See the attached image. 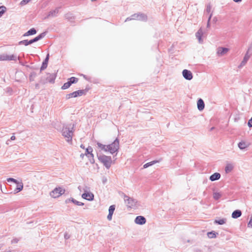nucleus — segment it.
<instances>
[{
  "label": "nucleus",
  "instance_id": "nucleus-42",
  "mask_svg": "<svg viewBox=\"0 0 252 252\" xmlns=\"http://www.w3.org/2000/svg\"><path fill=\"white\" fill-rule=\"evenodd\" d=\"M8 182H13L14 183H18V181L12 178H9L7 179Z\"/></svg>",
  "mask_w": 252,
  "mask_h": 252
},
{
  "label": "nucleus",
  "instance_id": "nucleus-6",
  "mask_svg": "<svg viewBox=\"0 0 252 252\" xmlns=\"http://www.w3.org/2000/svg\"><path fill=\"white\" fill-rule=\"evenodd\" d=\"M64 191L65 190L62 189L60 187L56 188L50 192V194L51 197L57 198L63 194Z\"/></svg>",
  "mask_w": 252,
  "mask_h": 252
},
{
  "label": "nucleus",
  "instance_id": "nucleus-28",
  "mask_svg": "<svg viewBox=\"0 0 252 252\" xmlns=\"http://www.w3.org/2000/svg\"><path fill=\"white\" fill-rule=\"evenodd\" d=\"M71 85L72 84L68 80L67 82L63 85L61 88L62 90H65L68 89Z\"/></svg>",
  "mask_w": 252,
  "mask_h": 252
},
{
  "label": "nucleus",
  "instance_id": "nucleus-4",
  "mask_svg": "<svg viewBox=\"0 0 252 252\" xmlns=\"http://www.w3.org/2000/svg\"><path fill=\"white\" fill-rule=\"evenodd\" d=\"M98 158L107 169H109L112 163L111 157L102 155L98 156Z\"/></svg>",
  "mask_w": 252,
  "mask_h": 252
},
{
  "label": "nucleus",
  "instance_id": "nucleus-5",
  "mask_svg": "<svg viewBox=\"0 0 252 252\" xmlns=\"http://www.w3.org/2000/svg\"><path fill=\"white\" fill-rule=\"evenodd\" d=\"M124 199L127 207L134 208L136 207V204L137 202L136 200L133 198L129 197L126 194L124 195Z\"/></svg>",
  "mask_w": 252,
  "mask_h": 252
},
{
  "label": "nucleus",
  "instance_id": "nucleus-7",
  "mask_svg": "<svg viewBox=\"0 0 252 252\" xmlns=\"http://www.w3.org/2000/svg\"><path fill=\"white\" fill-rule=\"evenodd\" d=\"M17 57L16 55H8L6 54H3L0 55V61H16ZM18 59L20 61V57H18Z\"/></svg>",
  "mask_w": 252,
  "mask_h": 252
},
{
  "label": "nucleus",
  "instance_id": "nucleus-17",
  "mask_svg": "<svg viewBox=\"0 0 252 252\" xmlns=\"http://www.w3.org/2000/svg\"><path fill=\"white\" fill-rule=\"evenodd\" d=\"M197 108L199 111H202L204 109L205 104L203 100L201 98H199L197 101Z\"/></svg>",
  "mask_w": 252,
  "mask_h": 252
},
{
  "label": "nucleus",
  "instance_id": "nucleus-20",
  "mask_svg": "<svg viewBox=\"0 0 252 252\" xmlns=\"http://www.w3.org/2000/svg\"><path fill=\"white\" fill-rule=\"evenodd\" d=\"M242 215V212L240 210H235L232 214V218L237 219Z\"/></svg>",
  "mask_w": 252,
  "mask_h": 252
},
{
  "label": "nucleus",
  "instance_id": "nucleus-41",
  "mask_svg": "<svg viewBox=\"0 0 252 252\" xmlns=\"http://www.w3.org/2000/svg\"><path fill=\"white\" fill-rule=\"evenodd\" d=\"M36 76V73L34 72H32L31 73V75L30 76V80L31 81H33V78Z\"/></svg>",
  "mask_w": 252,
  "mask_h": 252
},
{
  "label": "nucleus",
  "instance_id": "nucleus-36",
  "mask_svg": "<svg viewBox=\"0 0 252 252\" xmlns=\"http://www.w3.org/2000/svg\"><path fill=\"white\" fill-rule=\"evenodd\" d=\"M93 152V149L91 147H89L86 149V152L85 153V156H87L88 155L91 154Z\"/></svg>",
  "mask_w": 252,
  "mask_h": 252
},
{
  "label": "nucleus",
  "instance_id": "nucleus-9",
  "mask_svg": "<svg viewBox=\"0 0 252 252\" xmlns=\"http://www.w3.org/2000/svg\"><path fill=\"white\" fill-rule=\"evenodd\" d=\"M229 49L225 47H219L217 49V54L218 56H222L227 53Z\"/></svg>",
  "mask_w": 252,
  "mask_h": 252
},
{
  "label": "nucleus",
  "instance_id": "nucleus-30",
  "mask_svg": "<svg viewBox=\"0 0 252 252\" xmlns=\"http://www.w3.org/2000/svg\"><path fill=\"white\" fill-rule=\"evenodd\" d=\"M85 93H86V91L84 90H80L75 91L76 96V97H77L78 96H82V95L85 94Z\"/></svg>",
  "mask_w": 252,
  "mask_h": 252
},
{
  "label": "nucleus",
  "instance_id": "nucleus-21",
  "mask_svg": "<svg viewBox=\"0 0 252 252\" xmlns=\"http://www.w3.org/2000/svg\"><path fill=\"white\" fill-rule=\"evenodd\" d=\"M59 8H56L55 9L50 11L47 15V18L49 17H55L59 13Z\"/></svg>",
  "mask_w": 252,
  "mask_h": 252
},
{
  "label": "nucleus",
  "instance_id": "nucleus-54",
  "mask_svg": "<svg viewBox=\"0 0 252 252\" xmlns=\"http://www.w3.org/2000/svg\"><path fill=\"white\" fill-rule=\"evenodd\" d=\"M214 128H215V127H211V128L210 130H211V131H212V130H213Z\"/></svg>",
  "mask_w": 252,
  "mask_h": 252
},
{
  "label": "nucleus",
  "instance_id": "nucleus-50",
  "mask_svg": "<svg viewBox=\"0 0 252 252\" xmlns=\"http://www.w3.org/2000/svg\"><path fill=\"white\" fill-rule=\"evenodd\" d=\"M15 139V136H14V135H12L11 138H10V140H14Z\"/></svg>",
  "mask_w": 252,
  "mask_h": 252
},
{
  "label": "nucleus",
  "instance_id": "nucleus-19",
  "mask_svg": "<svg viewBox=\"0 0 252 252\" xmlns=\"http://www.w3.org/2000/svg\"><path fill=\"white\" fill-rule=\"evenodd\" d=\"M249 144H248V143H246V142L245 141H241L240 142H239L238 144V147L241 149V150H244L245 149V148H247L248 147H249Z\"/></svg>",
  "mask_w": 252,
  "mask_h": 252
},
{
  "label": "nucleus",
  "instance_id": "nucleus-56",
  "mask_svg": "<svg viewBox=\"0 0 252 252\" xmlns=\"http://www.w3.org/2000/svg\"><path fill=\"white\" fill-rule=\"evenodd\" d=\"M9 141V140H8L7 141V142H6V144H9V143H8V141Z\"/></svg>",
  "mask_w": 252,
  "mask_h": 252
},
{
  "label": "nucleus",
  "instance_id": "nucleus-32",
  "mask_svg": "<svg viewBox=\"0 0 252 252\" xmlns=\"http://www.w3.org/2000/svg\"><path fill=\"white\" fill-rule=\"evenodd\" d=\"M68 80L72 84L76 83L78 81V78L72 77L68 79Z\"/></svg>",
  "mask_w": 252,
  "mask_h": 252
},
{
  "label": "nucleus",
  "instance_id": "nucleus-38",
  "mask_svg": "<svg viewBox=\"0 0 252 252\" xmlns=\"http://www.w3.org/2000/svg\"><path fill=\"white\" fill-rule=\"evenodd\" d=\"M28 32V34H29L30 35H33L36 33V30L34 28H32L29 30Z\"/></svg>",
  "mask_w": 252,
  "mask_h": 252
},
{
  "label": "nucleus",
  "instance_id": "nucleus-44",
  "mask_svg": "<svg viewBox=\"0 0 252 252\" xmlns=\"http://www.w3.org/2000/svg\"><path fill=\"white\" fill-rule=\"evenodd\" d=\"M248 227H252V216H251V219L248 224Z\"/></svg>",
  "mask_w": 252,
  "mask_h": 252
},
{
  "label": "nucleus",
  "instance_id": "nucleus-24",
  "mask_svg": "<svg viewBox=\"0 0 252 252\" xmlns=\"http://www.w3.org/2000/svg\"><path fill=\"white\" fill-rule=\"evenodd\" d=\"M233 165L232 164H227L225 168V171L226 173L231 172L233 169Z\"/></svg>",
  "mask_w": 252,
  "mask_h": 252
},
{
  "label": "nucleus",
  "instance_id": "nucleus-25",
  "mask_svg": "<svg viewBox=\"0 0 252 252\" xmlns=\"http://www.w3.org/2000/svg\"><path fill=\"white\" fill-rule=\"evenodd\" d=\"M96 144L99 149H100L102 151L106 152V149L108 148V147H106V145H103L98 142H97Z\"/></svg>",
  "mask_w": 252,
  "mask_h": 252
},
{
  "label": "nucleus",
  "instance_id": "nucleus-22",
  "mask_svg": "<svg viewBox=\"0 0 252 252\" xmlns=\"http://www.w3.org/2000/svg\"><path fill=\"white\" fill-rule=\"evenodd\" d=\"M17 186H16V188L15 189L14 191L17 193L20 191H21L22 189H23V184L22 183V182H19L18 181V183H16Z\"/></svg>",
  "mask_w": 252,
  "mask_h": 252
},
{
  "label": "nucleus",
  "instance_id": "nucleus-47",
  "mask_svg": "<svg viewBox=\"0 0 252 252\" xmlns=\"http://www.w3.org/2000/svg\"><path fill=\"white\" fill-rule=\"evenodd\" d=\"M18 242V240L17 239H14L11 241V243H17Z\"/></svg>",
  "mask_w": 252,
  "mask_h": 252
},
{
  "label": "nucleus",
  "instance_id": "nucleus-49",
  "mask_svg": "<svg viewBox=\"0 0 252 252\" xmlns=\"http://www.w3.org/2000/svg\"><path fill=\"white\" fill-rule=\"evenodd\" d=\"M107 181V179L106 178H103L102 179V182L103 184H105Z\"/></svg>",
  "mask_w": 252,
  "mask_h": 252
},
{
  "label": "nucleus",
  "instance_id": "nucleus-8",
  "mask_svg": "<svg viewBox=\"0 0 252 252\" xmlns=\"http://www.w3.org/2000/svg\"><path fill=\"white\" fill-rule=\"evenodd\" d=\"M56 78V74L55 73H47L46 80H43L42 82L44 83L46 82L53 83H54Z\"/></svg>",
  "mask_w": 252,
  "mask_h": 252
},
{
  "label": "nucleus",
  "instance_id": "nucleus-45",
  "mask_svg": "<svg viewBox=\"0 0 252 252\" xmlns=\"http://www.w3.org/2000/svg\"><path fill=\"white\" fill-rule=\"evenodd\" d=\"M112 215H113V214L109 213L108 216H107V219L108 220H112Z\"/></svg>",
  "mask_w": 252,
  "mask_h": 252
},
{
  "label": "nucleus",
  "instance_id": "nucleus-31",
  "mask_svg": "<svg viewBox=\"0 0 252 252\" xmlns=\"http://www.w3.org/2000/svg\"><path fill=\"white\" fill-rule=\"evenodd\" d=\"M221 197V194L220 192H214L213 193V197L215 200H218Z\"/></svg>",
  "mask_w": 252,
  "mask_h": 252
},
{
  "label": "nucleus",
  "instance_id": "nucleus-37",
  "mask_svg": "<svg viewBox=\"0 0 252 252\" xmlns=\"http://www.w3.org/2000/svg\"><path fill=\"white\" fill-rule=\"evenodd\" d=\"M18 45H24L25 46L29 45V42L28 40H24L19 42Z\"/></svg>",
  "mask_w": 252,
  "mask_h": 252
},
{
  "label": "nucleus",
  "instance_id": "nucleus-2",
  "mask_svg": "<svg viewBox=\"0 0 252 252\" xmlns=\"http://www.w3.org/2000/svg\"><path fill=\"white\" fill-rule=\"evenodd\" d=\"M148 18L146 14L144 13H135L131 15L130 17H127L126 20L125 22L130 20H139L141 21H147Z\"/></svg>",
  "mask_w": 252,
  "mask_h": 252
},
{
  "label": "nucleus",
  "instance_id": "nucleus-43",
  "mask_svg": "<svg viewBox=\"0 0 252 252\" xmlns=\"http://www.w3.org/2000/svg\"><path fill=\"white\" fill-rule=\"evenodd\" d=\"M212 16V13H211L209 16L208 22H207V28H209L210 27V20L211 19Z\"/></svg>",
  "mask_w": 252,
  "mask_h": 252
},
{
  "label": "nucleus",
  "instance_id": "nucleus-53",
  "mask_svg": "<svg viewBox=\"0 0 252 252\" xmlns=\"http://www.w3.org/2000/svg\"><path fill=\"white\" fill-rule=\"evenodd\" d=\"M85 154H81L80 155V157H81V158H84V156H85Z\"/></svg>",
  "mask_w": 252,
  "mask_h": 252
},
{
  "label": "nucleus",
  "instance_id": "nucleus-29",
  "mask_svg": "<svg viewBox=\"0 0 252 252\" xmlns=\"http://www.w3.org/2000/svg\"><path fill=\"white\" fill-rule=\"evenodd\" d=\"M72 97H76L75 91L73 93L67 94L65 96V98L66 99H69Z\"/></svg>",
  "mask_w": 252,
  "mask_h": 252
},
{
  "label": "nucleus",
  "instance_id": "nucleus-16",
  "mask_svg": "<svg viewBox=\"0 0 252 252\" xmlns=\"http://www.w3.org/2000/svg\"><path fill=\"white\" fill-rule=\"evenodd\" d=\"M49 55L47 54L45 59L44 60V61L42 63V65H41V66L40 67V72L42 70H44L47 67V64H48V61H49Z\"/></svg>",
  "mask_w": 252,
  "mask_h": 252
},
{
  "label": "nucleus",
  "instance_id": "nucleus-14",
  "mask_svg": "<svg viewBox=\"0 0 252 252\" xmlns=\"http://www.w3.org/2000/svg\"><path fill=\"white\" fill-rule=\"evenodd\" d=\"M70 202L73 203L74 204H75L76 205H78V206H83L84 205L83 203L80 202V201H78L72 198H71L69 199H67L65 201V203H68Z\"/></svg>",
  "mask_w": 252,
  "mask_h": 252
},
{
  "label": "nucleus",
  "instance_id": "nucleus-27",
  "mask_svg": "<svg viewBox=\"0 0 252 252\" xmlns=\"http://www.w3.org/2000/svg\"><path fill=\"white\" fill-rule=\"evenodd\" d=\"M226 219H222L219 220H215L214 222L215 223H217L220 225H222L224 224L226 222Z\"/></svg>",
  "mask_w": 252,
  "mask_h": 252
},
{
  "label": "nucleus",
  "instance_id": "nucleus-23",
  "mask_svg": "<svg viewBox=\"0 0 252 252\" xmlns=\"http://www.w3.org/2000/svg\"><path fill=\"white\" fill-rule=\"evenodd\" d=\"M46 35V32H44L41 33H40L39 35H38L37 36L33 38V40L34 42H37V41L42 39L45 37Z\"/></svg>",
  "mask_w": 252,
  "mask_h": 252
},
{
  "label": "nucleus",
  "instance_id": "nucleus-46",
  "mask_svg": "<svg viewBox=\"0 0 252 252\" xmlns=\"http://www.w3.org/2000/svg\"><path fill=\"white\" fill-rule=\"evenodd\" d=\"M64 237L65 239H68L69 238V235L67 233H65L64 234Z\"/></svg>",
  "mask_w": 252,
  "mask_h": 252
},
{
  "label": "nucleus",
  "instance_id": "nucleus-33",
  "mask_svg": "<svg viewBox=\"0 0 252 252\" xmlns=\"http://www.w3.org/2000/svg\"><path fill=\"white\" fill-rule=\"evenodd\" d=\"M6 10V8L4 6H0V17L4 14Z\"/></svg>",
  "mask_w": 252,
  "mask_h": 252
},
{
  "label": "nucleus",
  "instance_id": "nucleus-15",
  "mask_svg": "<svg viewBox=\"0 0 252 252\" xmlns=\"http://www.w3.org/2000/svg\"><path fill=\"white\" fill-rule=\"evenodd\" d=\"M203 35V32L201 29H200L197 32L195 33V36L198 40V42L200 43H203V39H202V36Z\"/></svg>",
  "mask_w": 252,
  "mask_h": 252
},
{
  "label": "nucleus",
  "instance_id": "nucleus-48",
  "mask_svg": "<svg viewBox=\"0 0 252 252\" xmlns=\"http://www.w3.org/2000/svg\"><path fill=\"white\" fill-rule=\"evenodd\" d=\"M28 42H29V44L30 45V44H31L32 43H34V41L33 40V39H31V40L28 41Z\"/></svg>",
  "mask_w": 252,
  "mask_h": 252
},
{
  "label": "nucleus",
  "instance_id": "nucleus-51",
  "mask_svg": "<svg viewBox=\"0 0 252 252\" xmlns=\"http://www.w3.org/2000/svg\"><path fill=\"white\" fill-rule=\"evenodd\" d=\"M30 35L29 34H28V32L25 33L23 35L24 36H27Z\"/></svg>",
  "mask_w": 252,
  "mask_h": 252
},
{
  "label": "nucleus",
  "instance_id": "nucleus-26",
  "mask_svg": "<svg viewBox=\"0 0 252 252\" xmlns=\"http://www.w3.org/2000/svg\"><path fill=\"white\" fill-rule=\"evenodd\" d=\"M159 161L158 160H153V161H152L151 162H148L146 164H145L144 165H143V168H146L151 165H154V164L156 163H158V162Z\"/></svg>",
  "mask_w": 252,
  "mask_h": 252
},
{
  "label": "nucleus",
  "instance_id": "nucleus-18",
  "mask_svg": "<svg viewBox=\"0 0 252 252\" xmlns=\"http://www.w3.org/2000/svg\"><path fill=\"white\" fill-rule=\"evenodd\" d=\"M220 174L219 173H215L210 176L209 179L211 181H214L220 179Z\"/></svg>",
  "mask_w": 252,
  "mask_h": 252
},
{
  "label": "nucleus",
  "instance_id": "nucleus-35",
  "mask_svg": "<svg viewBox=\"0 0 252 252\" xmlns=\"http://www.w3.org/2000/svg\"><path fill=\"white\" fill-rule=\"evenodd\" d=\"M87 156L89 158L91 163H93L94 162V155L92 153L88 155Z\"/></svg>",
  "mask_w": 252,
  "mask_h": 252
},
{
  "label": "nucleus",
  "instance_id": "nucleus-3",
  "mask_svg": "<svg viewBox=\"0 0 252 252\" xmlns=\"http://www.w3.org/2000/svg\"><path fill=\"white\" fill-rule=\"evenodd\" d=\"M106 152H109L111 154H113L118 152L119 149V140L116 138L111 144L107 145Z\"/></svg>",
  "mask_w": 252,
  "mask_h": 252
},
{
  "label": "nucleus",
  "instance_id": "nucleus-52",
  "mask_svg": "<svg viewBox=\"0 0 252 252\" xmlns=\"http://www.w3.org/2000/svg\"><path fill=\"white\" fill-rule=\"evenodd\" d=\"M233 0L236 2H240L242 1V0Z\"/></svg>",
  "mask_w": 252,
  "mask_h": 252
},
{
  "label": "nucleus",
  "instance_id": "nucleus-39",
  "mask_svg": "<svg viewBox=\"0 0 252 252\" xmlns=\"http://www.w3.org/2000/svg\"><path fill=\"white\" fill-rule=\"evenodd\" d=\"M115 209V206L114 205H111L109 208V213L113 214Z\"/></svg>",
  "mask_w": 252,
  "mask_h": 252
},
{
  "label": "nucleus",
  "instance_id": "nucleus-12",
  "mask_svg": "<svg viewBox=\"0 0 252 252\" xmlns=\"http://www.w3.org/2000/svg\"><path fill=\"white\" fill-rule=\"evenodd\" d=\"M134 221L136 224L143 225L146 223V220L144 217L139 216L136 217Z\"/></svg>",
  "mask_w": 252,
  "mask_h": 252
},
{
  "label": "nucleus",
  "instance_id": "nucleus-1",
  "mask_svg": "<svg viewBox=\"0 0 252 252\" xmlns=\"http://www.w3.org/2000/svg\"><path fill=\"white\" fill-rule=\"evenodd\" d=\"M74 126V124H68L63 126L62 134L68 142L72 141Z\"/></svg>",
  "mask_w": 252,
  "mask_h": 252
},
{
  "label": "nucleus",
  "instance_id": "nucleus-40",
  "mask_svg": "<svg viewBox=\"0 0 252 252\" xmlns=\"http://www.w3.org/2000/svg\"><path fill=\"white\" fill-rule=\"evenodd\" d=\"M212 6L210 4H208L207 5L206 9L205 12L209 14L211 12Z\"/></svg>",
  "mask_w": 252,
  "mask_h": 252
},
{
  "label": "nucleus",
  "instance_id": "nucleus-55",
  "mask_svg": "<svg viewBox=\"0 0 252 252\" xmlns=\"http://www.w3.org/2000/svg\"><path fill=\"white\" fill-rule=\"evenodd\" d=\"M80 147L82 148H84V146L82 144Z\"/></svg>",
  "mask_w": 252,
  "mask_h": 252
},
{
  "label": "nucleus",
  "instance_id": "nucleus-11",
  "mask_svg": "<svg viewBox=\"0 0 252 252\" xmlns=\"http://www.w3.org/2000/svg\"><path fill=\"white\" fill-rule=\"evenodd\" d=\"M250 56L251 55L249 54L248 50L246 53L243 61L241 62L240 64L238 66V67L242 68L243 66H244L246 64L248 61L249 60Z\"/></svg>",
  "mask_w": 252,
  "mask_h": 252
},
{
  "label": "nucleus",
  "instance_id": "nucleus-10",
  "mask_svg": "<svg viewBox=\"0 0 252 252\" xmlns=\"http://www.w3.org/2000/svg\"><path fill=\"white\" fill-rule=\"evenodd\" d=\"M183 76L185 79L188 80H190L192 79L193 76L191 72L187 69L183 70L182 72Z\"/></svg>",
  "mask_w": 252,
  "mask_h": 252
},
{
  "label": "nucleus",
  "instance_id": "nucleus-13",
  "mask_svg": "<svg viewBox=\"0 0 252 252\" xmlns=\"http://www.w3.org/2000/svg\"><path fill=\"white\" fill-rule=\"evenodd\" d=\"M82 197L83 198L88 200L89 201H92L94 199V195L91 192H85L82 194Z\"/></svg>",
  "mask_w": 252,
  "mask_h": 252
},
{
  "label": "nucleus",
  "instance_id": "nucleus-34",
  "mask_svg": "<svg viewBox=\"0 0 252 252\" xmlns=\"http://www.w3.org/2000/svg\"><path fill=\"white\" fill-rule=\"evenodd\" d=\"M207 235L210 238H214L216 237V233L214 231L209 232L207 233Z\"/></svg>",
  "mask_w": 252,
  "mask_h": 252
}]
</instances>
